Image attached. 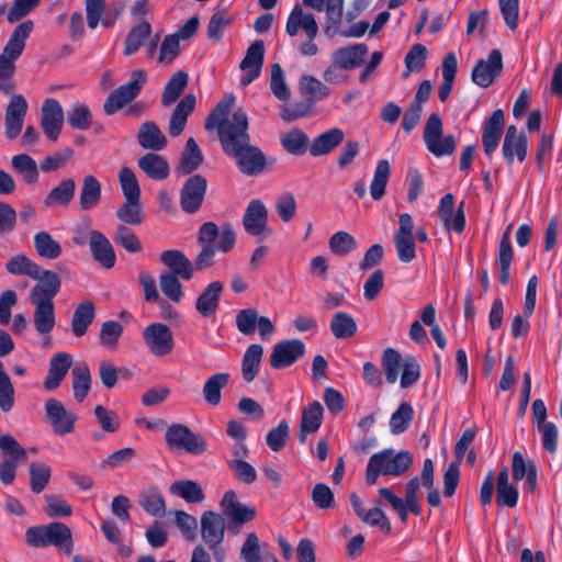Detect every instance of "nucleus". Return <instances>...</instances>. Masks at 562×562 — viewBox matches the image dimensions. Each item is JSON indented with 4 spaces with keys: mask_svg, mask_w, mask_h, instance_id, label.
<instances>
[{
    "mask_svg": "<svg viewBox=\"0 0 562 562\" xmlns=\"http://www.w3.org/2000/svg\"><path fill=\"white\" fill-rule=\"evenodd\" d=\"M29 105L22 94H13L4 115V135L8 139H15L22 131Z\"/></svg>",
    "mask_w": 562,
    "mask_h": 562,
    "instance_id": "18",
    "label": "nucleus"
},
{
    "mask_svg": "<svg viewBox=\"0 0 562 562\" xmlns=\"http://www.w3.org/2000/svg\"><path fill=\"white\" fill-rule=\"evenodd\" d=\"M225 519L213 510H206L201 516V537L212 551L215 562H224L226 550L221 546L225 537Z\"/></svg>",
    "mask_w": 562,
    "mask_h": 562,
    "instance_id": "5",
    "label": "nucleus"
},
{
    "mask_svg": "<svg viewBox=\"0 0 562 562\" xmlns=\"http://www.w3.org/2000/svg\"><path fill=\"white\" fill-rule=\"evenodd\" d=\"M122 334L123 326L119 322L106 321L101 325L99 342L108 349H115Z\"/></svg>",
    "mask_w": 562,
    "mask_h": 562,
    "instance_id": "61",
    "label": "nucleus"
},
{
    "mask_svg": "<svg viewBox=\"0 0 562 562\" xmlns=\"http://www.w3.org/2000/svg\"><path fill=\"white\" fill-rule=\"evenodd\" d=\"M263 58L265 43L262 40H257L248 47L246 55L239 65L241 70L247 71L240 79L243 86L250 85L260 76Z\"/></svg>",
    "mask_w": 562,
    "mask_h": 562,
    "instance_id": "21",
    "label": "nucleus"
},
{
    "mask_svg": "<svg viewBox=\"0 0 562 562\" xmlns=\"http://www.w3.org/2000/svg\"><path fill=\"white\" fill-rule=\"evenodd\" d=\"M345 134L342 130L334 127L321 134L312 142L308 150L314 157L327 155L344 140Z\"/></svg>",
    "mask_w": 562,
    "mask_h": 562,
    "instance_id": "36",
    "label": "nucleus"
},
{
    "mask_svg": "<svg viewBox=\"0 0 562 562\" xmlns=\"http://www.w3.org/2000/svg\"><path fill=\"white\" fill-rule=\"evenodd\" d=\"M263 348L261 345H250L243 357L241 361V375L245 382L254 381L259 372Z\"/></svg>",
    "mask_w": 562,
    "mask_h": 562,
    "instance_id": "43",
    "label": "nucleus"
},
{
    "mask_svg": "<svg viewBox=\"0 0 562 562\" xmlns=\"http://www.w3.org/2000/svg\"><path fill=\"white\" fill-rule=\"evenodd\" d=\"M76 190V182L72 178L64 179L53 188L43 203L46 207L66 206L72 200Z\"/></svg>",
    "mask_w": 562,
    "mask_h": 562,
    "instance_id": "39",
    "label": "nucleus"
},
{
    "mask_svg": "<svg viewBox=\"0 0 562 562\" xmlns=\"http://www.w3.org/2000/svg\"><path fill=\"white\" fill-rule=\"evenodd\" d=\"M504 128V112L495 110L483 126L482 144L484 153L491 156L497 148Z\"/></svg>",
    "mask_w": 562,
    "mask_h": 562,
    "instance_id": "28",
    "label": "nucleus"
},
{
    "mask_svg": "<svg viewBox=\"0 0 562 562\" xmlns=\"http://www.w3.org/2000/svg\"><path fill=\"white\" fill-rule=\"evenodd\" d=\"M503 70L502 54L498 49H493L487 60L479 59L472 70V81L482 87H490Z\"/></svg>",
    "mask_w": 562,
    "mask_h": 562,
    "instance_id": "17",
    "label": "nucleus"
},
{
    "mask_svg": "<svg viewBox=\"0 0 562 562\" xmlns=\"http://www.w3.org/2000/svg\"><path fill=\"white\" fill-rule=\"evenodd\" d=\"M64 122L63 109L55 99H46L42 108L41 125L44 134L57 140Z\"/></svg>",
    "mask_w": 562,
    "mask_h": 562,
    "instance_id": "24",
    "label": "nucleus"
},
{
    "mask_svg": "<svg viewBox=\"0 0 562 562\" xmlns=\"http://www.w3.org/2000/svg\"><path fill=\"white\" fill-rule=\"evenodd\" d=\"M324 408L317 401L310 403L302 409L300 431L297 439L301 443L306 441L307 435L315 434L323 423Z\"/></svg>",
    "mask_w": 562,
    "mask_h": 562,
    "instance_id": "29",
    "label": "nucleus"
},
{
    "mask_svg": "<svg viewBox=\"0 0 562 562\" xmlns=\"http://www.w3.org/2000/svg\"><path fill=\"white\" fill-rule=\"evenodd\" d=\"M464 201H461L453 215L454 196L451 193L445 194L438 207V216L443 223L445 227L453 229L456 233L461 234L465 227V215H464Z\"/></svg>",
    "mask_w": 562,
    "mask_h": 562,
    "instance_id": "20",
    "label": "nucleus"
},
{
    "mask_svg": "<svg viewBox=\"0 0 562 562\" xmlns=\"http://www.w3.org/2000/svg\"><path fill=\"white\" fill-rule=\"evenodd\" d=\"M391 175V166L386 159L378 161L373 179L370 184V194L373 200L380 201L385 194L386 184Z\"/></svg>",
    "mask_w": 562,
    "mask_h": 562,
    "instance_id": "50",
    "label": "nucleus"
},
{
    "mask_svg": "<svg viewBox=\"0 0 562 562\" xmlns=\"http://www.w3.org/2000/svg\"><path fill=\"white\" fill-rule=\"evenodd\" d=\"M300 90L312 102L325 99L330 93L327 86L310 75H303L300 78Z\"/></svg>",
    "mask_w": 562,
    "mask_h": 562,
    "instance_id": "53",
    "label": "nucleus"
},
{
    "mask_svg": "<svg viewBox=\"0 0 562 562\" xmlns=\"http://www.w3.org/2000/svg\"><path fill=\"white\" fill-rule=\"evenodd\" d=\"M151 34L149 22L143 20L132 27L127 33L124 42V55L131 56L135 54L139 47L148 40Z\"/></svg>",
    "mask_w": 562,
    "mask_h": 562,
    "instance_id": "45",
    "label": "nucleus"
},
{
    "mask_svg": "<svg viewBox=\"0 0 562 562\" xmlns=\"http://www.w3.org/2000/svg\"><path fill=\"white\" fill-rule=\"evenodd\" d=\"M101 183L92 175L83 178L80 189L79 204L83 211L94 209L101 200Z\"/></svg>",
    "mask_w": 562,
    "mask_h": 562,
    "instance_id": "41",
    "label": "nucleus"
},
{
    "mask_svg": "<svg viewBox=\"0 0 562 562\" xmlns=\"http://www.w3.org/2000/svg\"><path fill=\"white\" fill-rule=\"evenodd\" d=\"M414 418V409L407 402L400 404L390 419V429L393 435H400L407 430Z\"/></svg>",
    "mask_w": 562,
    "mask_h": 562,
    "instance_id": "55",
    "label": "nucleus"
},
{
    "mask_svg": "<svg viewBox=\"0 0 562 562\" xmlns=\"http://www.w3.org/2000/svg\"><path fill=\"white\" fill-rule=\"evenodd\" d=\"M72 358L67 352L54 355L49 361L48 374L44 381V387L48 391L57 389L71 367Z\"/></svg>",
    "mask_w": 562,
    "mask_h": 562,
    "instance_id": "31",
    "label": "nucleus"
},
{
    "mask_svg": "<svg viewBox=\"0 0 562 562\" xmlns=\"http://www.w3.org/2000/svg\"><path fill=\"white\" fill-rule=\"evenodd\" d=\"M91 387V373L86 363L78 364L72 369V389L75 398L82 402Z\"/></svg>",
    "mask_w": 562,
    "mask_h": 562,
    "instance_id": "52",
    "label": "nucleus"
},
{
    "mask_svg": "<svg viewBox=\"0 0 562 562\" xmlns=\"http://www.w3.org/2000/svg\"><path fill=\"white\" fill-rule=\"evenodd\" d=\"M116 216L120 221H122L125 224L139 225L144 218L140 199H125L123 205L116 211Z\"/></svg>",
    "mask_w": 562,
    "mask_h": 562,
    "instance_id": "59",
    "label": "nucleus"
},
{
    "mask_svg": "<svg viewBox=\"0 0 562 562\" xmlns=\"http://www.w3.org/2000/svg\"><path fill=\"white\" fill-rule=\"evenodd\" d=\"M221 509L223 515L229 519L231 528L249 522L256 517V508L238 502L236 493L232 490L225 492L221 501Z\"/></svg>",
    "mask_w": 562,
    "mask_h": 562,
    "instance_id": "15",
    "label": "nucleus"
},
{
    "mask_svg": "<svg viewBox=\"0 0 562 562\" xmlns=\"http://www.w3.org/2000/svg\"><path fill=\"white\" fill-rule=\"evenodd\" d=\"M147 74L144 70H134L131 80L114 89L105 99L103 111L106 115H113L126 104L131 103L142 91L146 83Z\"/></svg>",
    "mask_w": 562,
    "mask_h": 562,
    "instance_id": "8",
    "label": "nucleus"
},
{
    "mask_svg": "<svg viewBox=\"0 0 562 562\" xmlns=\"http://www.w3.org/2000/svg\"><path fill=\"white\" fill-rule=\"evenodd\" d=\"M394 244L400 261L408 263L415 259L414 222L408 213L398 216V229L394 236Z\"/></svg>",
    "mask_w": 562,
    "mask_h": 562,
    "instance_id": "10",
    "label": "nucleus"
},
{
    "mask_svg": "<svg viewBox=\"0 0 562 562\" xmlns=\"http://www.w3.org/2000/svg\"><path fill=\"white\" fill-rule=\"evenodd\" d=\"M203 162V155L195 139L190 137L187 140L184 150L181 155L179 170L183 175H189L196 170Z\"/></svg>",
    "mask_w": 562,
    "mask_h": 562,
    "instance_id": "46",
    "label": "nucleus"
},
{
    "mask_svg": "<svg viewBox=\"0 0 562 562\" xmlns=\"http://www.w3.org/2000/svg\"><path fill=\"white\" fill-rule=\"evenodd\" d=\"M512 473L515 481L524 477L528 490L532 493L537 486V468L532 460H526L521 452L516 451L512 458Z\"/></svg>",
    "mask_w": 562,
    "mask_h": 562,
    "instance_id": "34",
    "label": "nucleus"
},
{
    "mask_svg": "<svg viewBox=\"0 0 562 562\" xmlns=\"http://www.w3.org/2000/svg\"><path fill=\"white\" fill-rule=\"evenodd\" d=\"M513 224H509L504 232L501 241H499V248H498V258L497 263L499 266V282L503 285H506L509 281L510 277V265L514 259V250L512 247V240H510V231H512Z\"/></svg>",
    "mask_w": 562,
    "mask_h": 562,
    "instance_id": "35",
    "label": "nucleus"
},
{
    "mask_svg": "<svg viewBox=\"0 0 562 562\" xmlns=\"http://www.w3.org/2000/svg\"><path fill=\"white\" fill-rule=\"evenodd\" d=\"M328 247L334 255L344 257L357 249L358 244L351 234L340 231L330 236Z\"/></svg>",
    "mask_w": 562,
    "mask_h": 562,
    "instance_id": "57",
    "label": "nucleus"
},
{
    "mask_svg": "<svg viewBox=\"0 0 562 562\" xmlns=\"http://www.w3.org/2000/svg\"><path fill=\"white\" fill-rule=\"evenodd\" d=\"M34 247L42 258L54 260L61 255V246L49 233L42 231L34 236Z\"/></svg>",
    "mask_w": 562,
    "mask_h": 562,
    "instance_id": "51",
    "label": "nucleus"
},
{
    "mask_svg": "<svg viewBox=\"0 0 562 562\" xmlns=\"http://www.w3.org/2000/svg\"><path fill=\"white\" fill-rule=\"evenodd\" d=\"M243 226L249 235L259 240L271 234V229L268 227V210L260 200L249 202L243 216Z\"/></svg>",
    "mask_w": 562,
    "mask_h": 562,
    "instance_id": "12",
    "label": "nucleus"
},
{
    "mask_svg": "<svg viewBox=\"0 0 562 562\" xmlns=\"http://www.w3.org/2000/svg\"><path fill=\"white\" fill-rule=\"evenodd\" d=\"M143 338L149 351L157 357L171 353L173 338L171 329L162 323H153L143 331Z\"/></svg>",
    "mask_w": 562,
    "mask_h": 562,
    "instance_id": "13",
    "label": "nucleus"
},
{
    "mask_svg": "<svg viewBox=\"0 0 562 562\" xmlns=\"http://www.w3.org/2000/svg\"><path fill=\"white\" fill-rule=\"evenodd\" d=\"M50 479V468L44 462L30 464L31 490L38 494L45 490Z\"/></svg>",
    "mask_w": 562,
    "mask_h": 562,
    "instance_id": "60",
    "label": "nucleus"
},
{
    "mask_svg": "<svg viewBox=\"0 0 562 562\" xmlns=\"http://www.w3.org/2000/svg\"><path fill=\"white\" fill-rule=\"evenodd\" d=\"M231 374L221 372L211 375L203 385V397L211 406H217L221 403V391L228 384Z\"/></svg>",
    "mask_w": 562,
    "mask_h": 562,
    "instance_id": "44",
    "label": "nucleus"
},
{
    "mask_svg": "<svg viewBox=\"0 0 562 562\" xmlns=\"http://www.w3.org/2000/svg\"><path fill=\"white\" fill-rule=\"evenodd\" d=\"M137 142L144 149L154 151L162 150L168 144L166 136L153 121L140 124L137 132Z\"/></svg>",
    "mask_w": 562,
    "mask_h": 562,
    "instance_id": "32",
    "label": "nucleus"
},
{
    "mask_svg": "<svg viewBox=\"0 0 562 562\" xmlns=\"http://www.w3.org/2000/svg\"><path fill=\"white\" fill-rule=\"evenodd\" d=\"M305 355V345L300 339L283 340L273 346L270 355V366L283 369L295 363Z\"/></svg>",
    "mask_w": 562,
    "mask_h": 562,
    "instance_id": "16",
    "label": "nucleus"
},
{
    "mask_svg": "<svg viewBox=\"0 0 562 562\" xmlns=\"http://www.w3.org/2000/svg\"><path fill=\"white\" fill-rule=\"evenodd\" d=\"M528 139L524 132H519L515 125L507 127L502 153L507 164H513L515 157L521 162L527 157Z\"/></svg>",
    "mask_w": 562,
    "mask_h": 562,
    "instance_id": "22",
    "label": "nucleus"
},
{
    "mask_svg": "<svg viewBox=\"0 0 562 562\" xmlns=\"http://www.w3.org/2000/svg\"><path fill=\"white\" fill-rule=\"evenodd\" d=\"M34 29V23L26 20L14 27L3 52L0 54V78L13 77L15 74V61L22 55L26 40Z\"/></svg>",
    "mask_w": 562,
    "mask_h": 562,
    "instance_id": "4",
    "label": "nucleus"
},
{
    "mask_svg": "<svg viewBox=\"0 0 562 562\" xmlns=\"http://www.w3.org/2000/svg\"><path fill=\"white\" fill-rule=\"evenodd\" d=\"M11 165L26 183H34L38 179V170L35 160L27 154H19L12 157Z\"/></svg>",
    "mask_w": 562,
    "mask_h": 562,
    "instance_id": "54",
    "label": "nucleus"
},
{
    "mask_svg": "<svg viewBox=\"0 0 562 562\" xmlns=\"http://www.w3.org/2000/svg\"><path fill=\"white\" fill-rule=\"evenodd\" d=\"M223 289L224 285L221 281H213L203 289L195 301V310L201 316L205 318L215 316Z\"/></svg>",
    "mask_w": 562,
    "mask_h": 562,
    "instance_id": "27",
    "label": "nucleus"
},
{
    "mask_svg": "<svg viewBox=\"0 0 562 562\" xmlns=\"http://www.w3.org/2000/svg\"><path fill=\"white\" fill-rule=\"evenodd\" d=\"M240 558L244 562H263L265 555L260 553V541L255 532L247 535L240 549Z\"/></svg>",
    "mask_w": 562,
    "mask_h": 562,
    "instance_id": "64",
    "label": "nucleus"
},
{
    "mask_svg": "<svg viewBox=\"0 0 562 562\" xmlns=\"http://www.w3.org/2000/svg\"><path fill=\"white\" fill-rule=\"evenodd\" d=\"M330 330L337 339H347L356 335L358 326L353 317L346 312H337L330 321Z\"/></svg>",
    "mask_w": 562,
    "mask_h": 562,
    "instance_id": "47",
    "label": "nucleus"
},
{
    "mask_svg": "<svg viewBox=\"0 0 562 562\" xmlns=\"http://www.w3.org/2000/svg\"><path fill=\"white\" fill-rule=\"evenodd\" d=\"M46 528L47 546H55L68 554L71 553L74 544L69 527L63 522L54 521L46 525Z\"/></svg>",
    "mask_w": 562,
    "mask_h": 562,
    "instance_id": "42",
    "label": "nucleus"
},
{
    "mask_svg": "<svg viewBox=\"0 0 562 562\" xmlns=\"http://www.w3.org/2000/svg\"><path fill=\"white\" fill-rule=\"evenodd\" d=\"M160 261L169 272L178 274L183 280H190L193 277L195 269L192 263L181 250H165L160 254Z\"/></svg>",
    "mask_w": 562,
    "mask_h": 562,
    "instance_id": "33",
    "label": "nucleus"
},
{
    "mask_svg": "<svg viewBox=\"0 0 562 562\" xmlns=\"http://www.w3.org/2000/svg\"><path fill=\"white\" fill-rule=\"evenodd\" d=\"M165 440L170 450H184L194 456L207 450L206 439L183 424H171L166 430Z\"/></svg>",
    "mask_w": 562,
    "mask_h": 562,
    "instance_id": "7",
    "label": "nucleus"
},
{
    "mask_svg": "<svg viewBox=\"0 0 562 562\" xmlns=\"http://www.w3.org/2000/svg\"><path fill=\"white\" fill-rule=\"evenodd\" d=\"M234 103L233 94L225 95L206 116L204 128L217 131L223 151L235 159L241 173L260 175L267 166L266 155L250 144L248 119L244 111L238 110L228 119Z\"/></svg>",
    "mask_w": 562,
    "mask_h": 562,
    "instance_id": "1",
    "label": "nucleus"
},
{
    "mask_svg": "<svg viewBox=\"0 0 562 562\" xmlns=\"http://www.w3.org/2000/svg\"><path fill=\"white\" fill-rule=\"evenodd\" d=\"M189 83V75L179 70L173 74L167 81L165 89L161 94L162 106H170L173 104L180 95L183 93Z\"/></svg>",
    "mask_w": 562,
    "mask_h": 562,
    "instance_id": "40",
    "label": "nucleus"
},
{
    "mask_svg": "<svg viewBox=\"0 0 562 562\" xmlns=\"http://www.w3.org/2000/svg\"><path fill=\"white\" fill-rule=\"evenodd\" d=\"M442 121L438 113H431L426 121L424 142L427 149L436 157L452 155L457 147L453 135L443 136Z\"/></svg>",
    "mask_w": 562,
    "mask_h": 562,
    "instance_id": "9",
    "label": "nucleus"
},
{
    "mask_svg": "<svg viewBox=\"0 0 562 562\" xmlns=\"http://www.w3.org/2000/svg\"><path fill=\"white\" fill-rule=\"evenodd\" d=\"M45 414L55 434L64 436L70 434L75 429L77 415L67 411L64 404L50 397L45 402Z\"/></svg>",
    "mask_w": 562,
    "mask_h": 562,
    "instance_id": "14",
    "label": "nucleus"
},
{
    "mask_svg": "<svg viewBox=\"0 0 562 562\" xmlns=\"http://www.w3.org/2000/svg\"><path fill=\"white\" fill-rule=\"evenodd\" d=\"M38 265L32 261L23 254L12 257L7 263L5 269L13 276H29L30 278H37Z\"/></svg>",
    "mask_w": 562,
    "mask_h": 562,
    "instance_id": "56",
    "label": "nucleus"
},
{
    "mask_svg": "<svg viewBox=\"0 0 562 562\" xmlns=\"http://www.w3.org/2000/svg\"><path fill=\"white\" fill-rule=\"evenodd\" d=\"M285 151L291 155H303L308 148V136L300 128H292L280 137Z\"/></svg>",
    "mask_w": 562,
    "mask_h": 562,
    "instance_id": "49",
    "label": "nucleus"
},
{
    "mask_svg": "<svg viewBox=\"0 0 562 562\" xmlns=\"http://www.w3.org/2000/svg\"><path fill=\"white\" fill-rule=\"evenodd\" d=\"M179 276L171 272H162L159 277L162 293L172 302H180L183 295Z\"/></svg>",
    "mask_w": 562,
    "mask_h": 562,
    "instance_id": "62",
    "label": "nucleus"
},
{
    "mask_svg": "<svg viewBox=\"0 0 562 562\" xmlns=\"http://www.w3.org/2000/svg\"><path fill=\"white\" fill-rule=\"evenodd\" d=\"M170 492L192 504L201 503L205 498V494L201 485L192 480H181L172 483Z\"/></svg>",
    "mask_w": 562,
    "mask_h": 562,
    "instance_id": "48",
    "label": "nucleus"
},
{
    "mask_svg": "<svg viewBox=\"0 0 562 562\" xmlns=\"http://www.w3.org/2000/svg\"><path fill=\"white\" fill-rule=\"evenodd\" d=\"M412 463L413 457L408 451L395 453L393 449H384L369 459L366 482L374 485L380 474L400 476L409 469Z\"/></svg>",
    "mask_w": 562,
    "mask_h": 562,
    "instance_id": "3",
    "label": "nucleus"
},
{
    "mask_svg": "<svg viewBox=\"0 0 562 562\" xmlns=\"http://www.w3.org/2000/svg\"><path fill=\"white\" fill-rule=\"evenodd\" d=\"M196 99L193 93L186 94L173 109L169 123L168 133L172 137H178L186 128L189 115L195 109Z\"/></svg>",
    "mask_w": 562,
    "mask_h": 562,
    "instance_id": "26",
    "label": "nucleus"
},
{
    "mask_svg": "<svg viewBox=\"0 0 562 562\" xmlns=\"http://www.w3.org/2000/svg\"><path fill=\"white\" fill-rule=\"evenodd\" d=\"M301 29L305 32L308 41L301 44L300 53L303 56H315L318 53V47L313 40L317 36L318 25L313 14L304 13L302 8L296 4L288 18L285 31L293 37Z\"/></svg>",
    "mask_w": 562,
    "mask_h": 562,
    "instance_id": "6",
    "label": "nucleus"
},
{
    "mask_svg": "<svg viewBox=\"0 0 562 562\" xmlns=\"http://www.w3.org/2000/svg\"><path fill=\"white\" fill-rule=\"evenodd\" d=\"M33 279L37 280V283L30 292V300L54 302L53 300L61 286L59 276L52 270H43L38 267L37 278Z\"/></svg>",
    "mask_w": 562,
    "mask_h": 562,
    "instance_id": "19",
    "label": "nucleus"
},
{
    "mask_svg": "<svg viewBox=\"0 0 562 562\" xmlns=\"http://www.w3.org/2000/svg\"><path fill=\"white\" fill-rule=\"evenodd\" d=\"M137 165L151 179L164 180L169 176V164L158 154L148 153L142 156Z\"/></svg>",
    "mask_w": 562,
    "mask_h": 562,
    "instance_id": "38",
    "label": "nucleus"
},
{
    "mask_svg": "<svg viewBox=\"0 0 562 562\" xmlns=\"http://www.w3.org/2000/svg\"><path fill=\"white\" fill-rule=\"evenodd\" d=\"M207 181L201 175L189 177L180 191V206L188 214L196 213L204 201Z\"/></svg>",
    "mask_w": 562,
    "mask_h": 562,
    "instance_id": "11",
    "label": "nucleus"
},
{
    "mask_svg": "<svg viewBox=\"0 0 562 562\" xmlns=\"http://www.w3.org/2000/svg\"><path fill=\"white\" fill-rule=\"evenodd\" d=\"M196 241L202 246L194 259L195 270L203 271L214 263L215 252H229L236 243V232L232 224L224 223L220 228L210 221L203 223L198 232Z\"/></svg>",
    "mask_w": 562,
    "mask_h": 562,
    "instance_id": "2",
    "label": "nucleus"
},
{
    "mask_svg": "<svg viewBox=\"0 0 562 562\" xmlns=\"http://www.w3.org/2000/svg\"><path fill=\"white\" fill-rule=\"evenodd\" d=\"M88 243L93 259L105 269L114 267L116 257L106 236L97 229H92L88 235Z\"/></svg>",
    "mask_w": 562,
    "mask_h": 562,
    "instance_id": "23",
    "label": "nucleus"
},
{
    "mask_svg": "<svg viewBox=\"0 0 562 562\" xmlns=\"http://www.w3.org/2000/svg\"><path fill=\"white\" fill-rule=\"evenodd\" d=\"M402 357L401 353L394 348H386L381 358L382 368L387 383L393 384L396 382L398 371L401 368Z\"/></svg>",
    "mask_w": 562,
    "mask_h": 562,
    "instance_id": "58",
    "label": "nucleus"
},
{
    "mask_svg": "<svg viewBox=\"0 0 562 562\" xmlns=\"http://www.w3.org/2000/svg\"><path fill=\"white\" fill-rule=\"evenodd\" d=\"M95 317V305L85 301L77 305L71 318V331L75 337H82Z\"/></svg>",
    "mask_w": 562,
    "mask_h": 562,
    "instance_id": "37",
    "label": "nucleus"
},
{
    "mask_svg": "<svg viewBox=\"0 0 562 562\" xmlns=\"http://www.w3.org/2000/svg\"><path fill=\"white\" fill-rule=\"evenodd\" d=\"M119 180L125 199H140V189L134 171L128 167H123L119 173Z\"/></svg>",
    "mask_w": 562,
    "mask_h": 562,
    "instance_id": "63",
    "label": "nucleus"
},
{
    "mask_svg": "<svg viewBox=\"0 0 562 562\" xmlns=\"http://www.w3.org/2000/svg\"><path fill=\"white\" fill-rule=\"evenodd\" d=\"M368 50L367 44H351L334 50L330 59L336 65H339L340 68L348 71L363 64Z\"/></svg>",
    "mask_w": 562,
    "mask_h": 562,
    "instance_id": "25",
    "label": "nucleus"
},
{
    "mask_svg": "<svg viewBox=\"0 0 562 562\" xmlns=\"http://www.w3.org/2000/svg\"><path fill=\"white\" fill-rule=\"evenodd\" d=\"M30 303L34 306L33 322L36 331L42 336L48 335L56 324L54 302L30 300Z\"/></svg>",
    "mask_w": 562,
    "mask_h": 562,
    "instance_id": "30",
    "label": "nucleus"
}]
</instances>
